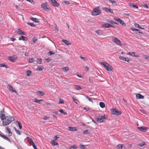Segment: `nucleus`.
I'll use <instances>...</instances> for the list:
<instances>
[{
	"label": "nucleus",
	"instance_id": "obj_55",
	"mask_svg": "<svg viewBox=\"0 0 149 149\" xmlns=\"http://www.w3.org/2000/svg\"><path fill=\"white\" fill-rule=\"evenodd\" d=\"M29 143L30 144V145L32 146H33L35 144L33 142L32 140L30 142H29Z\"/></svg>",
	"mask_w": 149,
	"mask_h": 149
},
{
	"label": "nucleus",
	"instance_id": "obj_33",
	"mask_svg": "<svg viewBox=\"0 0 149 149\" xmlns=\"http://www.w3.org/2000/svg\"><path fill=\"white\" fill-rule=\"evenodd\" d=\"M119 146H120L121 149H127L126 148L125 146L124 145H121L120 144H119Z\"/></svg>",
	"mask_w": 149,
	"mask_h": 149
},
{
	"label": "nucleus",
	"instance_id": "obj_24",
	"mask_svg": "<svg viewBox=\"0 0 149 149\" xmlns=\"http://www.w3.org/2000/svg\"><path fill=\"white\" fill-rule=\"evenodd\" d=\"M146 145V143L145 142H143L141 143H139L138 144V146H139L142 147L144 146H145Z\"/></svg>",
	"mask_w": 149,
	"mask_h": 149
},
{
	"label": "nucleus",
	"instance_id": "obj_38",
	"mask_svg": "<svg viewBox=\"0 0 149 149\" xmlns=\"http://www.w3.org/2000/svg\"><path fill=\"white\" fill-rule=\"evenodd\" d=\"M0 67H4L6 68H7V65H5L3 63H0Z\"/></svg>",
	"mask_w": 149,
	"mask_h": 149
},
{
	"label": "nucleus",
	"instance_id": "obj_14",
	"mask_svg": "<svg viewBox=\"0 0 149 149\" xmlns=\"http://www.w3.org/2000/svg\"><path fill=\"white\" fill-rule=\"evenodd\" d=\"M15 32H16L17 33H18V34L20 35H25V33L24 32V31H22L21 30H20L19 29H18Z\"/></svg>",
	"mask_w": 149,
	"mask_h": 149
},
{
	"label": "nucleus",
	"instance_id": "obj_58",
	"mask_svg": "<svg viewBox=\"0 0 149 149\" xmlns=\"http://www.w3.org/2000/svg\"><path fill=\"white\" fill-rule=\"evenodd\" d=\"M84 68H85V70L86 71H88L89 69V68L88 67L84 66Z\"/></svg>",
	"mask_w": 149,
	"mask_h": 149
},
{
	"label": "nucleus",
	"instance_id": "obj_44",
	"mask_svg": "<svg viewBox=\"0 0 149 149\" xmlns=\"http://www.w3.org/2000/svg\"><path fill=\"white\" fill-rule=\"evenodd\" d=\"M42 61V60L41 59H40V58L38 59L37 61V62L39 64H41V63Z\"/></svg>",
	"mask_w": 149,
	"mask_h": 149
},
{
	"label": "nucleus",
	"instance_id": "obj_25",
	"mask_svg": "<svg viewBox=\"0 0 149 149\" xmlns=\"http://www.w3.org/2000/svg\"><path fill=\"white\" fill-rule=\"evenodd\" d=\"M44 68L43 66H39L37 68L36 70L38 71H41L44 69Z\"/></svg>",
	"mask_w": 149,
	"mask_h": 149
},
{
	"label": "nucleus",
	"instance_id": "obj_39",
	"mask_svg": "<svg viewBox=\"0 0 149 149\" xmlns=\"http://www.w3.org/2000/svg\"><path fill=\"white\" fill-rule=\"evenodd\" d=\"M37 40V38L35 39V38H33L32 41V42H31V43L34 44L36 42Z\"/></svg>",
	"mask_w": 149,
	"mask_h": 149
},
{
	"label": "nucleus",
	"instance_id": "obj_42",
	"mask_svg": "<svg viewBox=\"0 0 149 149\" xmlns=\"http://www.w3.org/2000/svg\"><path fill=\"white\" fill-rule=\"evenodd\" d=\"M55 53V52L54 51H52L49 52L48 54H49V55H52L54 54Z\"/></svg>",
	"mask_w": 149,
	"mask_h": 149
},
{
	"label": "nucleus",
	"instance_id": "obj_36",
	"mask_svg": "<svg viewBox=\"0 0 149 149\" xmlns=\"http://www.w3.org/2000/svg\"><path fill=\"white\" fill-rule=\"evenodd\" d=\"M6 118L4 114H2L1 116L0 117V118H1V120H3H3L5 119V118Z\"/></svg>",
	"mask_w": 149,
	"mask_h": 149
},
{
	"label": "nucleus",
	"instance_id": "obj_20",
	"mask_svg": "<svg viewBox=\"0 0 149 149\" xmlns=\"http://www.w3.org/2000/svg\"><path fill=\"white\" fill-rule=\"evenodd\" d=\"M30 19L32 20L33 21L35 22L36 23H39V21L38 20V19L37 18H34V17H31Z\"/></svg>",
	"mask_w": 149,
	"mask_h": 149
},
{
	"label": "nucleus",
	"instance_id": "obj_47",
	"mask_svg": "<svg viewBox=\"0 0 149 149\" xmlns=\"http://www.w3.org/2000/svg\"><path fill=\"white\" fill-rule=\"evenodd\" d=\"M34 61V58H30L29 59V62L30 63H33V62Z\"/></svg>",
	"mask_w": 149,
	"mask_h": 149
},
{
	"label": "nucleus",
	"instance_id": "obj_7",
	"mask_svg": "<svg viewBox=\"0 0 149 149\" xmlns=\"http://www.w3.org/2000/svg\"><path fill=\"white\" fill-rule=\"evenodd\" d=\"M96 120L98 123H102L104 121V120L106 119L105 115L100 116L98 118H95Z\"/></svg>",
	"mask_w": 149,
	"mask_h": 149
},
{
	"label": "nucleus",
	"instance_id": "obj_45",
	"mask_svg": "<svg viewBox=\"0 0 149 149\" xmlns=\"http://www.w3.org/2000/svg\"><path fill=\"white\" fill-rule=\"evenodd\" d=\"M89 133V132L88 130H84L83 132V134H87Z\"/></svg>",
	"mask_w": 149,
	"mask_h": 149
},
{
	"label": "nucleus",
	"instance_id": "obj_4",
	"mask_svg": "<svg viewBox=\"0 0 149 149\" xmlns=\"http://www.w3.org/2000/svg\"><path fill=\"white\" fill-rule=\"evenodd\" d=\"M112 41L114 42L116 44L120 46L122 45L121 43V42L118 38L114 37H112Z\"/></svg>",
	"mask_w": 149,
	"mask_h": 149
},
{
	"label": "nucleus",
	"instance_id": "obj_29",
	"mask_svg": "<svg viewBox=\"0 0 149 149\" xmlns=\"http://www.w3.org/2000/svg\"><path fill=\"white\" fill-rule=\"evenodd\" d=\"M62 70L64 71V72H66L68 71L69 70V68L68 67H64L62 68Z\"/></svg>",
	"mask_w": 149,
	"mask_h": 149
},
{
	"label": "nucleus",
	"instance_id": "obj_41",
	"mask_svg": "<svg viewBox=\"0 0 149 149\" xmlns=\"http://www.w3.org/2000/svg\"><path fill=\"white\" fill-rule=\"evenodd\" d=\"M59 111L60 112L63 113V114L64 115L67 114V113L65 112L62 109H60Z\"/></svg>",
	"mask_w": 149,
	"mask_h": 149
},
{
	"label": "nucleus",
	"instance_id": "obj_28",
	"mask_svg": "<svg viewBox=\"0 0 149 149\" xmlns=\"http://www.w3.org/2000/svg\"><path fill=\"white\" fill-rule=\"evenodd\" d=\"M134 25L136 27H138L139 28L141 29H144V28H142V27H140L139 25L138 24L135 23L134 24Z\"/></svg>",
	"mask_w": 149,
	"mask_h": 149
},
{
	"label": "nucleus",
	"instance_id": "obj_35",
	"mask_svg": "<svg viewBox=\"0 0 149 149\" xmlns=\"http://www.w3.org/2000/svg\"><path fill=\"white\" fill-rule=\"evenodd\" d=\"M131 56L135 57H139L138 55L137 54H136V53L134 52H132Z\"/></svg>",
	"mask_w": 149,
	"mask_h": 149
},
{
	"label": "nucleus",
	"instance_id": "obj_22",
	"mask_svg": "<svg viewBox=\"0 0 149 149\" xmlns=\"http://www.w3.org/2000/svg\"><path fill=\"white\" fill-rule=\"evenodd\" d=\"M62 42L67 45H70V42H69V41L67 40H62Z\"/></svg>",
	"mask_w": 149,
	"mask_h": 149
},
{
	"label": "nucleus",
	"instance_id": "obj_61",
	"mask_svg": "<svg viewBox=\"0 0 149 149\" xmlns=\"http://www.w3.org/2000/svg\"><path fill=\"white\" fill-rule=\"evenodd\" d=\"M132 6L133 8H138V7L136 5L133 4Z\"/></svg>",
	"mask_w": 149,
	"mask_h": 149
},
{
	"label": "nucleus",
	"instance_id": "obj_60",
	"mask_svg": "<svg viewBox=\"0 0 149 149\" xmlns=\"http://www.w3.org/2000/svg\"><path fill=\"white\" fill-rule=\"evenodd\" d=\"M84 109L85 110L87 111H88L90 109V108L89 107H85L84 108Z\"/></svg>",
	"mask_w": 149,
	"mask_h": 149
},
{
	"label": "nucleus",
	"instance_id": "obj_64",
	"mask_svg": "<svg viewBox=\"0 0 149 149\" xmlns=\"http://www.w3.org/2000/svg\"><path fill=\"white\" fill-rule=\"evenodd\" d=\"M8 132L9 136H10L12 135V133L10 131H8Z\"/></svg>",
	"mask_w": 149,
	"mask_h": 149
},
{
	"label": "nucleus",
	"instance_id": "obj_63",
	"mask_svg": "<svg viewBox=\"0 0 149 149\" xmlns=\"http://www.w3.org/2000/svg\"><path fill=\"white\" fill-rule=\"evenodd\" d=\"M27 139L28 140L29 142H30L32 140V139L30 137H27Z\"/></svg>",
	"mask_w": 149,
	"mask_h": 149
},
{
	"label": "nucleus",
	"instance_id": "obj_18",
	"mask_svg": "<svg viewBox=\"0 0 149 149\" xmlns=\"http://www.w3.org/2000/svg\"><path fill=\"white\" fill-rule=\"evenodd\" d=\"M95 32L97 33L98 35H101L103 33L102 31L101 30H98L95 31Z\"/></svg>",
	"mask_w": 149,
	"mask_h": 149
},
{
	"label": "nucleus",
	"instance_id": "obj_50",
	"mask_svg": "<svg viewBox=\"0 0 149 149\" xmlns=\"http://www.w3.org/2000/svg\"><path fill=\"white\" fill-rule=\"evenodd\" d=\"M77 148L74 145L71 146L70 148V149H76Z\"/></svg>",
	"mask_w": 149,
	"mask_h": 149
},
{
	"label": "nucleus",
	"instance_id": "obj_10",
	"mask_svg": "<svg viewBox=\"0 0 149 149\" xmlns=\"http://www.w3.org/2000/svg\"><path fill=\"white\" fill-rule=\"evenodd\" d=\"M102 27L104 28H108L110 27H114L113 25L108 23H106L103 24L102 25Z\"/></svg>",
	"mask_w": 149,
	"mask_h": 149
},
{
	"label": "nucleus",
	"instance_id": "obj_12",
	"mask_svg": "<svg viewBox=\"0 0 149 149\" xmlns=\"http://www.w3.org/2000/svg\"><path fill=\"white\" fill-rule=\"evenodd\" d=\"M0 136L2 137L3 139L7 140L10 143L11 142V141L10 140V139L5 135L0 134Z\"/></svg>",
	"mask_w": 149,
	"mask_h": 149
},
{
	"label": "nucleus",
	"instance_id": "obj_17",
	"mask_svg": "<svg viewBox=\"0 0 149 149\" xmlns=\"http://www.w3.org/2000/svg\"><path fill=\"white\" fill-rule=\"evenodd\" d=\"M68 129L70 131H76L77 130L75 127H68Z\"/></svg>",
	"mask_w": 149,
	"mask_h": 149
},
{
	"label": "nucleus",
	"instance_id": "obj_15",
	"mask_svg": "<svg viewBox=\"0 0 149 149\" xmlns=\"http://www.w3.org/2000/svg\"><path fill=\"white\" fill-rule=\"evenodd\" d=\"M136 97L137 99H143L144 98L143 96L139 93L136 94Z\"/></svg>",
	"mask_w": 149,
	"mask_h": 149
},
{
	"label": "nucleus",
	"instance_id": "obj_56",
	"mask_svg": "<svg viewBox=\"0 0 149 149\" xmlns=\"http://www.w3.org/2000/svg\"><path fill=\"white\" fill-rule=\"evenodd\" d=\"M59 104H63L64 103V102L63 101V100H62L59 99Z\"/></svg>",
	"mask_w": 149,
	"mask_h": 149
},
{
	"label": "nucleus",
	"instance_id": "obj_21",
	"mask_svg": "<svg viewBox=\"0 0 149 149\" xmlns=\"http://www.w3.org/2000/svg\"><path fill=\"white\" fill-rule=\"evenodd\" d=\"M19 40H23L24 41L27 40V38L24 36H22L21 37H19Z\"/></svg>",
	"mask_w": 149,
	"mask_h": 149
},
{
	"label": "nucleus",
	"instance_id": "obj_3",
	"mask_svg": "<svg viewBox=\"0 0 149 149\" xmlns=\"http://www.w3.org/2000/svg\"><path fill=\"white\" fill-rule=\"evenodd\" d=\"M101 13V10L99 9V7L94 8L91 12L92 15L94 16L99 15Z\"/></svg>",
	"mask_w": 149,
	"mask_h": 149
},
{
	"label": "nucleus",
	"instance_id": "obj_9",
	"mask_svg": "<svg viewBox=\"0 0 149 149\" xmlns=\"http://www.w3.org/2000/svg\"><path fill=\"white\" fill-rule=\"evenodd\" d=\"M137 129L141 131L145 132L148 130V128L146 127L142 126L141 127H138Z\"/></svg>",
	"mask_w": 149,
	"mask_h": 149
},
{
	"label": "nucleus",
	"instance_id": "obj_8",
	"mask_svg": "<svg viewBox=\"0 0 149 149\" xmlns=\"http://www.w3.org/2000/svg\"><path fill=\"white\" fill-rule=\"evenodd\" d=\"M51 3L52 5L56 7H58L59 5V4L57 3L56 0H50Z\"/></svg>",
	"mask_w": 149,
	"mask_h": 149
},
{
	"label": "nucleus",
	"instance_id": "obj_48",
	"mask_svg": "<svg viewBox=\"0 0 149 149\" xmlns=\"http://www.w3.org/2000/svg\"><path fill=\"white\" fill-rule=\"evenodd\" d=\"M15 129L16 133H17V134H18V135H20L21 134V133L19 131L17 130L16 128H15Z\"/></svg>",
	"mask_w": 149,
	"mask_h": 149
},
{
	"label": "nucleus",
	"instance_id": "obj_32",
	"mask_svg": "<svg viewBox=\"0 0 149 149\" xmlns=\"http://www.w3.org/2000/svg\"><path fill=\"white\" fill-rule=\"evenodd\" d=\"M100 107L102 108H104L105 106V104L103 102H100Z\"/></svg>",
	"mask_w": 149,
	"mask_h": 149
},
{
	"label": "nucleus",
	"instance_id": "obj_31",
	"mask_svg": "<svg viewBox=\"0 0 149 149\" xmlns=\"http://www.w3.org/2000/svg\"><path fill=\"white\" fill-rule=\"evenodd\" d=\"M109 1L112 4L114 5H116V2L115 1H112V0H109Z\"/></svg>",
	"mask_w": 149,
	"mask_h": 149
},
{
	"label": "nucleus",
	"instance_id": "obj_16",
	"mask_svg": "<svg viewBox=\"0 0 149 149\" xmlns=\"http://www.w3.org/2000/svg\"><path fill=\"white\" fill-rule=\"evenodd\" d=\"M119 58H120V59L124 61H125L128 62L129 61V58H127L123 56H120L119 57Z\"/></svg>",
	"mask_w": 149,
	"mask_h": 149
},
{
	"label": "nucleus",
	"instance_id": "obj_46",
	"mask_svg": "<svg viewBox=\"0 0 149 149\" xmlns=\"http://www.w3.org/2000/svg\"><path fill=\"white\" fill-rule=\"evenodd\" d=\"M27 75L29 76L31 74V72L29 70H28L26 72Z\"/></svg>",
	"mask_w": 149,
	"mask_h": 149
},
{
	"label": "nucleus",
	"instance_id": "obj_11",
	"mask_svg": "<svg viewBox=\"0 0 149 149\" xmlns=\"http://www.w3.org/2000/svg\"><path fill=\"white\" fill-rule=\"evenodd\" d=\"M103 10L107 12H110L111 14H113V13L112 10L111 9H109L107 7L104 8Z\"/></svg>",
	"mask_w": 149,
	"mask_h": 149
},
{
	"label": "nucleus",
	"instance_id": "obj_1",
	"mask_svg": "<svg viewBox=\"0 0 149 149\" xmlns=\"http://www.w3.org/2000/svg\"><path fill=\"white\" fill-rule=\"evenodd\" d=\"M14 120L15 119L13 117L7 116L5 118V119L3 121V124L4 126L8 125Z\"/></svg>",
	"mask_w": 149,
	"mask_h": 149
},
{
	"label": "nucleus",
	"instance_id": "obj_13",
	"mask_svg": "<svg viewBox=\"0 0 149 149\" xmlns=\"http://www.w3.org/2000/svg\"><path fill=\"white\" fill-rule=\"evenodd\" d=\"M7 88L9 91H11L12 92H16V91L13 89V87L9 84L8 85Z\"/></svg>",
	"mask_w": 149,
	"mask_h": 149
},
{
	"label": "nucleus",
	"instance_id": "obj_40",
	"mask_svg": "<svg viewBox=\"0 0 149 149\" xmlns=\"http://www.w3.org/2000/svg\"><path fill=\"white\" fill-rule=\"evenodd\" d=\"M114 20L117 21L118 22L119 21H120V22L122 23V20L119 18H114Z\"/></svg>",
	"mask_w": 149,
	"mask_h": 149
},
{
	"label": "nucleus",
	"instance_id": "obj_53",
	"mask_svg": "<svg viewBox=\"0 0 149 149\" xmlns=\"http://www.w3.org/2000/svg\"><path fill=\"white\" fill-rule=\"evenodd\" d=\"M64 2L65 4L66 5H68L70 4V3L69 1H64Z\"/></svg>",
	"mask_w": 149,
	"mask_h": 149
},
{
	"label": "nucleus",
	"instance_id": "obj_49",
	"mask_svg": "<svg viewBox=\"0 0 149 149\" xmlns=\"http://www.w3.org/2000/svg\"><path fill=\"white\" fill-rule=\"evenodd\" d=\"M9 60L12 62H14L15 60L12 57H10L9 58Z\"/></svg>",
	"mask_w": 149,
	"mask_h": 149
},
{
	"label": "nucleus",
	"instance_id": "obj_23",
	"mask_svg": "<svg viewBox=\"0 0 149 149\" xmlns=\"http://www.w3.org/2000/svg\"><path fill=\"white\" fill-rule=\"evenodd\" d=\"M51 143L52 146H55L57 145H58V144L54 140H52L51 141Z\"/></svg>",
	"mask_w": 149,
	"mask_h": 149
},
{
	"label": "nucleus",
	"instance_id": "obj_5",
	"mask_svg": "<svg viewBox=\"0 0 149 149\" xmlns=\"http://www.w3.org/2000/svg\"><path fill=\"white\" fill-rule=\"evenodd\" d=\"M111 111L112 114L116 115H119L121 113V111L115 109H111Z\"/></svg>",
	"mask_w": 149,
	"mask_h": 149
},
{
	"label": "nucleus",
	"instance_id": "obj_34",
	"mask_svg": "<svg viewBox=\"0 0 149 149\" xmlns=\"http://www.w3.org/2000/svg\"><path fill=\"white\" fill-rule=\"evenodd\" d=\"M73 99V101L75 102L77 104H78V102H79L78 100L75 97H72Z\"/></svg>",
	"mask_w": 149,
	"mask_h": 149
},
{
	"label": "nucleus",
	"instance_id": "obj_52",
	"mask_svg": "<svg viewBox=\"0 0 149 149\" xmlns=\"http://www.w3.org/2000/svg\"><path fill=\"white\" fill-rule=\"evenodd\" d=\"M122 23L120 22V21H119V22H119L120 24H121L122 25H124L125 26L126 24L123 22L122 20Z\"/></svg>",
	"mask_w": 149,
	"mask_h": 149
},
{
	"label": "nucleus",
	"instance_id": "obj_19",
	"mask_svg": "<svg viewBox=\"0 0 149 149\" xmlns=\"http://www.w3.org/2000/svg\"><path fill=\"white\" fill-rule=\"evenodd\" d=\"M36 93L38 95H40L41 96H43L45 94V93L44 92L40 91H37Z\"/></svg>",
	"mask_w": 149,
	"mask_h": 149
},
{
	"label": "nucleus",
	"instance_id": "obj_26",
	"mask_svg": "<svg viewBox=\"0 0 149 149\" xmlns=\"http://www.w3.org/2000/svg\"><path fill=\"white\" fill-rule=\"evenodd\" d=\"M74 86H75V88L76 90H80L82 89V88L79 86L77 85H74Z\"/></svg>",
	"mask_w": 149,
	"mask_h": 149
},
{
	"label": "nucleus",
	"instance_id": "obj_51",
	"mask_svg": "<svg viewBox=\"0 0 149 149\" xmlns=\"http://www.w3.org/2000/svg\"><path fill=\"white\" fill-rule=\"evenodd\" d=\"M50 118V117L49 116H44L43 118L44 120L48 119Z\"/></svg>",
	"mask_w": 149,
	"mask_h": 149
},
{
	"label": "nucleus",
	"instance_id": "obj_54",
	"mask_svg": "<svg viewBox=\"0 0 149 149\" xmlns=\"http://www.w3.org/2000/svg\"><path fill=\"white\" fill-rule=\"evenodd\" d=\"M109 22L112 24H117L116 22H113L112 20H110Z\"/></svg>",
	"mask_w": 149,
	"mask_h": 149
},
{
	"label": "nucleus",
	"instance_id": "obj_27",
	"mask_svg": "<svg viewBox=\"0 0 149 149\" xmlns=\"http://www.w3.org/2000/svg\"><path fill=\"white\" fill-rule=\"evenodd\" d=\"M79 147L81 149H86V148L85 147V146L81 144H80L79 145Z\"/></svg>",
	"mask_w": 149,
	"mask_h": 149
},
{
	"label": "nucleus",
	"instance_id": "obj_59",
	"mask_svg": "<svg viewBox=\"0 0 149 149\" xmlns=\"http://www.w3.org/2000/svg\"><path fill=\"white\" fill-rule=\"evenodd\" d=\"M6 130L8 132L10 131V129L9 128V127H6Z\"/></svg>",
	"mask_w": 149,
	"mask_h": 149
},
{
	"label": "nucleus",
	"instance_id": "obj_30",
	"mask_svg": "<svg viewBox=\"0 0 149 149\" xmlns=\"http://www.w3.org/2000/svg\"><path fill=\"white\" fill-rule=\"evenodd\" d=\"M43 100H38L37 99H35L34 100V102H36V103H38V104H40V102L41 101H43Z\"/></svg>",
	"mask_w": 149,
	"mask_h": 149
},
{
	"label": "nucleus",
	"instance_id": "obj_2",
	"mask_svg": "<svg viewBox=\"0 0 149 149\" xmlns=\"http://www.w3.org/2000/svg\"><path fill=\"white\" fill-rule=\"evenodd\" d=\"M100 63L102 65H103L106 70L109 71H112L113 68L112 66L106 62H101Z\"/></svg>",
	"mask_w": 149,
	"mask_h": 149
},
{
	"label": "nucleus",
	"instance_id": "obj_43",
	"mask_svg": "<svg viewBox=\"0 0 149 149\" xmlns=\"http://www.w3.org/2000/svg\"><path fill=\"white\" fill-rule=\"evenodd\" d=\"M17 122L18 124V125L19 127V129H21L22 128V125L18 121H17Z\"/></svg>",
	"mask_w": 149,
	"mask_h": 149
},
{
	"label": "nucleus",
	"instance_id": "obj_6",
	"mask_svg": "<svg viewBox=\"0 0 149 149\" xmlns=\"http://www.w3.org/2000/svg\"><path fill=\"white\" fill-rule=\"evenodd\" d=\"M41 6V7L46 11H49L50 10V8L47 2L42 3Z\"/></svg>",
	"mask_w": 149,
	"mask_h": 149
},
{
	"label": "nucleus",
	"instance_id": "obj_57",
	"mask_svg": "<svg viewBox=\"0 0 149 149\" xmlns=\"http://www.w3.org/2000/svg\"><path fill=\"white\" fill-rule=\"evenodd\" d=\"M143 7H144L145 8H148V7L147 6V4H144L143 5Z\"/></svg>",
	"mask_w": 149,
	"mask_h": 149
},
{
	"label": "nucleus",
	"instance_id": "obj_37",
	"mask_svg": "<svg viewBox=\"0 0 149 149\" xmlns=\"http://www.w3.org/2000/svg\"><path fill=\"white\" fill-rule=\"evenodd\" d=\"M27 24L32 27H35L36 26V25L32 23L28 22Z\"/></svg>",
	"mask_w": 149,
	"mask_h": 149
},
{
	"label": "nucleus",
	"instance_id": "obj_62",
	"mask_svg": "<svg viewBox=\"0 0 149 149\" xmlns=\"http://www.w3.org/2000/svg\"><path fill=\"white\" fill-rule=\"evenodd\" d=\"M58 137H57V136H55L54 137V141H56Z\"/></svg>",
	"mask_w": 149,
	"mask_h": 149
}]
</instances>
